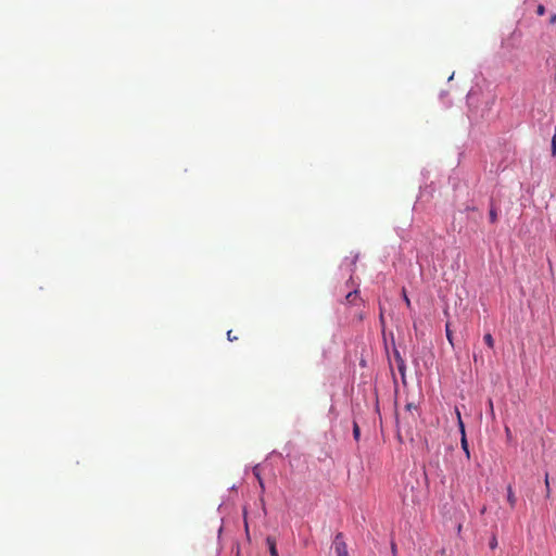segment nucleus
<instances>
[{
	"mask_svg": "<svg viewBox=\"0 0 556 556\" xmlns=\"http://www.w3.org/2000/svg\"><path fill=\"white\" fill-rule=\"evenodd\" d=\"M549 23L551 24H556V13L552 14L551 17H549Z\"/></svg>",
	"mask_w": 556,
	"mask_h": 556,
	"instance_id": "17",
	"label": "nucleus"
},
{
	"mask_svg": "<svg viewBox=\"0 0 556 556\" xmlns=\"http://www.w3.org/2000/svg\"><path fill=\"white\" fill-rule=\"evenodd\" d=\"M489 217H490V222L492 224L496 223V220H497V212H496V210H495V207L493 205L490 208Z\"/></svg>",
	"mask_w": 556,
	"mask_h": 556,
	"instance_id": "9",
	"label": "nucleus"
},
{
	"mask_svg": "<svg viewBox=\"0 0 556 556\" xmlns=\"http://www.w3.org/2000/svg\"><path fill=\"white\" fill-rule=\"evenodd\" d=\"M403 298H404V301H405L406 305L409 307L410 306V300L408 299L405 289H403Z\"/></svg>",
	"mask_w": 556,
	"mask_h": 556,
	"instance_id": "14",
	"label": "nucleus"
},
{
	"mask_svg": "<svg viewBox=\"0 0 556 556\" xmlns=\"http://www.w3.org/2000/svg\"><path fill=\"white\" fill-rule=\"evenodd\" d=\"M536 14L539 16H542L545 14V7L543 4H539L538 8H536Z\"/></svg>",
	"mask_w": 556,
	"mask_h": 556,
	"instance_id": "12",
	"label": "nucleus"
},
{
	"mask_svg": "<svg viewBox=\"0 0 556 556\" xmlns=\"http://www.w3.org/2000/svg\"><path fill=\"white\" fill-rule=\"evenodd\" d=\"M405 408L410 412L412 409H417V406L415 404H413V403H408L405 406Z\"/></svg>",
	"mask_w": 556,
	"mask_h": 556,
	"instance_id": "16",
	"label": "nucleus"
},
{
	"mask_svg": "<svg viewBox=\"0 0 556 556\" xmlns=\"http://www.w3.org/2000/svg\"><path fill=\"white\" fill-rule=\"evenodd\" d=\"M445 333H446V339H447L448 343L452 346H454L453 332L451 330V324L450 323H446V325H445Z\"/></svg>",
	"mask_w": 556,
	"mask_h": 556,
	"instance_id": "7",
	"label": "nucleus"
},
{
	"mask_svg": "<svg viewBox=\"0 0 556 556\" xmlns=\"http://www.w3.org/2000/svg\"><path fill=\"white\" fill-rule=\"evenodd\" d=\"M496 544H497L496 539L493 538V540L490 543L491 548H494L496 546Z\"/></svg>",
	"mask_w": 556,
	"mask_h": 556,
	"instance_id": "18",
	"label": "nucleus"
},
{
	"mask_svg": "<svg viewBox=\"0 0 556 556\" xmlns=\"http://www.w3.org/2000/svg\"><path fill=\"white\" fill-rule=\"evenodd\" d=\"M507 501H508V503H509L511 508H514L516 506L517 500H516V496L514 494L511 485L507 486Z\"/></svg>",
	"mask_w": 556,
	"mask_h": 556,
	"instance_id": "5",
	"label": "nucleus"
},
{
	"mask_svg": "<svg viewBox=\"0 0 556 556\" xmlns=\"http://www.w3.org/2000/svg\"><path fill=\"white\" fill-rule=\"evenodd\" d=\"M358 300H359V296H358L357 290L351 291L345 295V301L349 304L356 305Z\"/></svg>",
	"mask_w": 556,
	"mask_h": 556,
	"instance_id": "4",
	"label": "nucleus"
},
{
	"mask_svg": "<svg viewBox=\"0 0 556 556\" xmlns=\"http://www.w3.org/2000/svg\"><path fill=\"white\" fill-rule=\"evenodd\" d=\"M336 556H350L348 545L341 532L337 533L332 543Z\"/></svg>",
	"mask_w": 556,
	"mask_h": 556,
	"instance_id": "1",
	"label": "nucleus"
},
{
	"mask_svg": "<svg viewBox=\"0 0 556 556\" xmlns=\"http://www.w3.org/2000/svg\"><path fill=\"white\" fill-rule=\"evenodd\" d=\"M460 433H462V439H460L462 448L464 450V452L466 454V457L469 458L470 457V452H469L468 442H467V439H466V432H465L464 422H460Z\"/></svg>",
	"mask_w": 556,
	"mask_h": 556,
	"instance_id": "2",
	"label": "nucleus"
},
{
	"mask_svg": "<svg viewBox=\"0 0 556 556\" xmlns=\"http://www.w3.org/2000/svg\"><path fill=\"white\" fill-rule=\"evenodd\" d=\"M227 338L229 341H236L238 339L236 336L232 334L231 330L227 332Z\"/></svg>",
	"mask_w": 556,
	"mask_h": 556,
	"instance_id": "15",
	"label": "nucleus"
},
{
	"mask_svg": "<svg viewBox=\"0 0 556 556\" xmlns=\"http://www.w3.org/2000/svg\"><path fill=\"white\" fill-rule=\"evenodd\" d=\"M403 369H404V364H403V361H401V364H399V370L401 372H403Z\"/></svg>",
	"mask_w": 556,
	"mask_h": 556,
	"instance_id": "20",
	"label": "nucleus"
},
{
	"mask_svg": "<svg viewBox=\"0 0 556 556\" xmlns=\"http://www.w3.org/2000/svg\"><path fill=\"white\" fill-rule=\"evenodd\" d=\"M253 475L256 477V479H257V481H258V484H260V486H261L262 491H264V490H265V485H264V481H263V479H262V477H261V470H260V467H258V466H255V467L253 468Z\"/></svg>",
	"mask_w": 556,
	"mask_h": 556,
	"instance_id": "6",
	"label": "nucleus"
},
{
	"mask_svg": "<svg viewBox=\"0 0 556 556\" xmlns=\"http://www.w3.org/2000/svg\"><path fill=\"white\" fill-rule=\"evenodd\" d=\"M545 488H546V496L548 497L549 496V493H551V489H549V480H548V475L546 473L545 475Z\"/></svg>",
	"mask_w": 556,
	"mask_h": 556,
	"instance_id": "11",
	"label": "nucleus"
},
{
	"mask_svg": "<svg viewBox=\"0 0 556 556\" xmlns=\"http://www.w3.org/2000/svg\"><path fill=\"white\" fill-rule=\"evenodd\" d=\"M392 552H393V554L395 555V553H396L395 544H392Z\"/></svg>",
	"mask_w": 556,
	"mask_h": 556,
	"instance_id": "21",
	"label": "nucleus"
},
{
	"mask_svg": "<svg viewBox=\"0 0 556 556\" xmlns=\"http://www.w3.org/2000/svg\"><path fill=\"white\" fill-rule=\"evenodd\" d=\"M506 437L510 438L511 433L508 427L505 428Z\"/></svg>",
	"mask_w": 556,
	"mask_h": 556,
	"instance_id": "19",
	"label": "nucleus"
},
{
	"mask_svg": "<svg viewBox=\"0 0 556 556\" xmlns=\"http://www.w3.org/2000/svg\"><path fill=\"white\" fill-rule=\"evenodd\" d=\"M483 340L489 348H494V339L491 333H485Z\"/></svg>",
	"mask_w": 556,
	"mask_h": 556,
	"instance_id": "8",
	"label": "nucleus"
},
{
	"mask_svg": "<svg viewBox=\"0 0 556 556\" xmlns=\"http://www.w3.org/2000/svg\"><path fill=\"white\" fill-rule=\"evenodd\" d=\"M353 437L356 441H358L361 437V429L356 421L353 422Z\"/></svg>",
	"mask_w": 556,
	"mask_h": 556,
	"instance_id": "10",
	"label": "nucleus"
},
{
	"mask_svg": "<svg viewBox=\"0 0 556 556\" xmlns=\"http://www.w3.org/2000/svg\"><path fill=\"white\" fill-rule=\"evenodd\" d=\"M266 544L268 546V551L270 556H279L277 546H276V539L273 536H267Z\"/></svg>",
	"mask_w": 556,
	"mask_h": 556,
	"instance_id": "3",
	"label": "nucleus"
},
{
	"mask_svg": "<svg viewBox=\"0 0 556 556\" xmlns=\"http://www.w3.org/2000/svg\"><path fill=\"white\" fill-rule=\"evenodd\" d=\"M455 413H456V417H457L458 427L460 428V422H463V420H462L460 412L457 407L455 408Z\"/></svg>",
	"mask_w": 556,
	"mask_h": 556,
	"instance_id": "13",
	"label": "nucleus"
}]
</instances>
